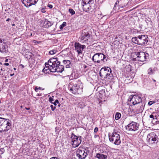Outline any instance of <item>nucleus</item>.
<instances>
[{
    "label": "nucleus",
    "instance_id": "nucleus-1",
    "mask_svg": "<svg viewBox=\"0 0 159 159\" xmlns=\"http://www.w3.org/2000/svg\"><path fill=\"white\" fill-rule=\"evenodd\" d=\"M50 63V65L51 64V66H53L51 69L52 72H57L61 73L64 70V66L60 65V62L57 58H52V61Z\"/></svg>",
    "mask_w": 159,
    "mask_h": 159
},
{
    "label": "nucleus",
    "instance_id": "nucleus-2",
    "mask_svg": "<svg viewBox=\"0 0 159 159\" xmlns=\"http://www.w3.org/2000/svg\"><path fill=\"white\" fill-rule=\"evenodd\" d=\"M11 121L8 119L0 117V132H6L11 128Z\"/></svg>",
    "mask_w": 159,
    "mask_h": 159
},
{
    "label": "nucleus",
    "instance_id": "nucleus-3",
    "mask_svg": "<svg viewBox=\"0 0 159 159\" xmlns=\"http://www.w3.org/2000/svg\"><path fill=\"white\" fill-rule=\"evenodd\" d=\"M131 40L134 43L141 46L146 45L148 42V37L145 35H139L137 37H133Z\"/></svg>",
    "mask_w": 159,
    "mask_h": 159
},
{
    "label": "nucleus",
    "instance_id": "nucleus-4",
    "mask_svg": "<svg viewBox=\"0 0 159 159\" xmlns=\"http://www.w3.org/2000/svg\"><path fill=\"white\" fill-rule=\"evenodd\" d=\"M109 138L110 141L114 144L118 145L121 143L120 132L114 129L111 135L109 134Z\"/></svg>",
    "mask_w": 159,
    "mask_h": 159
},
{
    "label": "nucleus",
    "instance_id": "nucleus-5",
    "mask_svg": "<svg viewBox=\"0 0 159 159\" xmlns=\"http://www.w3.org/2000/svg\"><path fill=\"white\" fill-rule=\"evenodd\" d=\"M68 88L71 92L74 94H81L82 92V88L80 87L77 84H74L71 82L69 84Z\"/></svg>",
    "mask_w": 159,
    "mask_h": 159
},
{
    "label": "nucleus",
    "instance_id": "nucleus-6",
    "mask_svg": "<svg viewBox=\"0 0 159 159\" xmlns=\"http://www.w3.org/2000/svg\"><path fill=\"white\" fill-rule=\"evenodd\" d=\"M133 55V57H134L133 58L134 60L143 62L146 59L147 55H148V54L143 52H135Z\"/></svg>",
    "mask_w": 159,
    "mask_h": 159
},
{
    "label": "nucleus",
    "instance_id": "nucleus-7",
    "mask_svg": "<svg viewBox=\"0 0 159 159\" xmlns=\"http://www.w3.org/2000/svg\"><path fill=\"white\" fill-rule=\"evenodd\" d=\"M129 104L130 106L132 105H135L136 104L142 102L141 97L139 95H131L130 96L128 99Z\"/></svg>",
    "mask_w": 159,
    "mask_h": 159
},
{
    "label": "nucleus",
    "instance_id": "nucleus-8",
    "mask_svg": "<svg viewBox=\"0 0 159 159\" xmlns=\"http://www.w3.org/2000/svg\"><path fill=\"white\" fill-rule=\"evenodd\" d=\"M106 56L102 53H97L95 54L93 57L92 60L95 62L101 63L102 62H105L107 61V60H106L104 61V59Z\"/></svg>",
    "mask_w": 159,
    "mask_h": 159
},
{
    "label": "nucleus",
    "instance_id": "nucleus-9",
    "mask_svg": "<svg viewBox=\"0 0 159 159\" xmlns=\"http://www.w3.org/2000/svg\"><path fill=\"white\" fill-rule=\"evenodd\" d=\"M71 138L72 139V147L73 148H76L78 147L81 142V136L78 137L73 133L71 135Z\"/></svg>",
    "mask_w": 159,
    "mask_h": 159
},
{
    "label": "nucleus",
    "instance_id": "nucleus-10",
    "mask_svg": "<svg viewBox=\"0 0 159 159\" xmlns=\"http://www.w3.org/2000/svg\"><path fill=\"white\" fill-rule=\"evenodd\" d=\"M139 124L133 121H131L126 127V129L129 131H135L139 129Z\"/></svg>",
    "mask_w": 159,
    "mask_h": 159
},
{
    "label": "nucleus",
    "instance_id": "nucleus-11",
    "mask_svg": "<svg viewBox=\"0 0 159 159\" xmlns=\"http://www.w3.org/2000/svg\"><path fill=\"white\" fill-rule=\"evenodd\" d=\"M158 139L157 136L154 132H152L148 134L147 138L148 141L150 144L155 143Z\"/></svg>",
    "mask_w": 159,
    "mask_h": 159
},
{
    "label": "nucleus",
    "instance_id": "nucleus-12",
    "mask_svg": "<svg viewBox=\"0 0 159 159\" xmlns=\"http://www.w3.org/2000/svg\"><path fill=\"white\" fill-rule=\"evenodd\" d=\"M90 38V35L89 33L83 31L80 38V41L82 43H87L88 44L87 42Z\"/></svg>",
    "mask_w": 159,
    "mask_h": 159
},
{
    "label": "nucleus",
    "instance_id": "nucleus-13",
    "mask_svg": "<svg viewBox=\"0 0 159 159\" xmlns=\"http://www.w3.org/2000/svg\"><path fill=\"white\" fill-rule=\"evenodd\" d=\"M74 47L78 54L80 55L82 54L84 49L86 48V46L85 45H82L79 43L76 42L74 44Z\"/></svg>",
    "mask_w": 159,
    "mask_h": 159
},
{
    "label": "nucleus",
    "instance_id": "nucleus-14",
    "mask_svg": "<svg viewBox=\"0 0 159 159\" xmlns=\"http://www.w3.org/2000/svg\"><path fill=\"white\" fill-rule=\"evenodd\" d=\"M111 72V68L109 67H103L100 71L99 75L101 77H106Z\"/></svg>",
    "mask_w": 159,
    "mask_h": 159
},
{
    "label": "nucleus",
    "instance_id": "nucleus-15",
    "mask_svg": "<svg viewBox=\"0 0 159 159\" xmlns=\"http://www.w3.org/2000/svg\"><path fill=\"white\" fill-rule=\"evenodd\" d=\"M8 46L5 42L3 39H0V52H6L8 51Z\"/></svg>",
    "mask_w": 159,
    "mask_h": 159
},
{
    "label": "nucleus",
    "instance_id": "nucleus-16",
    "mask_svg": "<svg viewBox=\"0 0 159 159\" xmlns=\"http://www.w3.org/2000/svg\"><path fill=\"white\" fill-rule=\"evenodd\" d=\"M51 61H52V58H51L47 62L45 63V66L42 70V71L44 73L47 74L49 73L50 72H52L51 69H52V67L53 66L51 64L50 65V62H51Z\"/></svg>",
    "mask_w": 159,
    "mask_h": 159
},
{
    "label": "nucleus",
    "instance_id": "nucleus-17",
    "mask_svg": "<svg viewBox=\"0 0 159 159\" xmlns=\"http://www.w3.org/2000/svg\"><path fill=\"white\" fill-rule=\"evenodd\" d=\"M76 156L79 159H84L87 157V153H85L84 150H77L76 151Z\"/></svg>",
    "mask_w": 159,
    "mask_h": 159
},
{
    "label": "nucleus",
    "instance_id": "nucleus-18",
    "mask_svg": "<svg viewBox=\"0 0 159 159\" xmlns=\"http://www.w3.org/2000/svg\"><path fill=\"white\" fill-rule=\"evenodd\" d=\"M126 5L121 3V1H117L115 3L113 7L114 10H118L126 6Z\"/></svg>",
    "mask_w": 159,
    "mask_h": 159
},
{
    "label": "nucleus",
    "instance_id": "nucleus-19",
    "mask_svg": "<svg viewBox=\"0 0 159 159\" xmlns=\"http://www.w3.org/2000/svg\"><path fill=\"white\" fill-rule=\"evenodd\" d=\"M41 24H43V26L45 28H48L51 26L53 24L51 22L48 21L46 19H44L41 21Z\"/></svg>",
    "mask_w": 159,
    "mask_h": 159
},
{
    "label": "nucleus",
    "instance_id": "nucleus-20",
    "mask_svg": "<svg viewBox=\"0 0 159 159\" xmlns=\"http://www.w3.org/2000/svg\"><path fill=\"white\" fill-rule=\"evenodd\" d=\"M104 78L106 81L110 82L113 79V76L111 72L110 73H109L108 75L104 77Z\"/></svg>",
    "mask_w": 159,
    "mask_h": 159
},
{
    "label": "nucleus",
    "instance_id": "nucleus-21",
    "mask_svg": "<svg viewBox=\"0 0 159 159\" xmlns=\"http://www.w3.org/2000/svg\"><path fill=\"white\" fill-rule=\"evenodd\" d=\"M143 104L144 103H143V102H142L136 105L137 107L136 109L137 111H142L144 106Z\"/></svg>",
    "mask_w": 159,
    "mask_h": 159
},
{
    "label": "nucleus",
    "instance_id": "nucleus-22",
    "mask_svg": "<svg viewBox=\"0 0 159 159\" xmlns=\"http://www.w3.org/2000/svg\"><path fill=\"white\" fill-rule=\"evenodd\" d=\"M25 6L27 7L32 6L31 0H21Z\"/></svg>",
    "mask_w": 159,
    "mask_h": 159
},
{
    "label": "nucleus",
    "instance_id": "nucleus-23",
    "mask_svg": "<svg viewBox=\"0 0 159 159\" xmlns=\"http://www.w3.org/2000/svg\"><path fill=\"white\" fill-rule=\"evenodd\" d=\"M82 5L83 10L85 11H89L91 8L90 4L86 3L84 4L83 3V4H82Z\"/></svg>",
    "mask_w": 159,
    "mask_h": 159
},
{
    "label": "nucleus",
    "instance_id": "nucleus-24",
    "mask_svg": "<svg viewBox=\"0 0 159 159\" xmlns=\"http://www.w3.org/2000/svg\"><path fill=\"white\" fill-rule=\"evenodd\" d=\"M125 70L128 72L131 71L133 70V67L130 64L127 65L125 67Z\"/></svg>",
    "mask_w": 159,
    "mask_h": 159
},
{
    "label": "nucleus",
    "instance_id": "nucleus-25",
    "mask_svg": "<svg viewBox=\"0 0 159 159\" xmlns=\"http://www.w3.org/2000/svg\"><path fill=\"white\" fill-rule=\"evenodd\" d=\"M94 2V0H82V4H92Z\"/></svg>",
    "mask_w": 159,
    "mask_h": 159
},
{
    "label": "nucleus",
    "instance_id": "nucleus-26",
    "mask_svg": "<svg viewBox=\"0 0 159 159\" xmlns=\"http://www.w3.org/2000/svg\"><path fill=\"white\" fill-rule=\"evenodd\" d=\"M96 157L99 159H106L107 158V156L99 153H98L96 155Z\"/></svg>",
    "mask_w": 159,
    "mask_h": 159
},
{
    "label": "nucleus",
    "instance_id": "nucleus-27",
    "mask_svg": "<svg viewBox=\"0 0 159 159\" xmlns=\"http://www.w3.org/2000/svg\"><path fill=\"white\" fill-rule=\"evenodd\" d=\"M63 62L64 64H66V68H69L70 67V62L69 60H63Z\"/></svg>",
    "mask_w": 159,
    "mask_h": 159
},
{
    "label": "nucleus",
    "instance_id": "nucleus-28",
    "mask_svg": "<svg viewBox=\"0 0 159 159\" xmlns=\"http://www.w3.org/2000/svg\"><path fill=\"white\" fill-rule=\"evenodd\" d=\"M121 116V114L120 113L117 112L115 116V119L116 120H119Z\"/></svg>",
    "mask_w": 159,
    "mask_h": 159
},
{
    "label": "nucleus",
    "instance_id": "nucleus-29",
    "mask_svg": "<svg viewBox=\"0 0 159 159\" xmlns=\"http://www.w3.org/2000/svg\"><path fill=\"white\" fill-rule=\"evenodd\" d=\"M57 52V50L53 49L49 51V53L50 55H53Z\"/></svg>",
    "mask_w": 159,
    "mask_h": 159
},
{
    "label": "nucleus",
    "instance_id": "nucleus-30",
    "mask_svg": "<svg viewBox=\"0 0 159 159\" xmlns=\"http://www.w3.org/2000/svg\"><path fill=\"white\" fill-rule=\"evenodd\" d=\"M145 22L148 26H149L152 25V22L151 21V19L150 18H149L148 19H146L145 20Z\"/></svg>",
    "mask_w": 159,
    "mask_h": 159
},
{
    "label": "nucleus",
    "instance_id": "nucleus-31",
    "mask_svg": "<svg viewBox=\"0 0 159 159\" xmlns=\"http://www.w3.org/2000/svg\"><path fill=\"white\" fill-rule=\"evenodd\" d=\"M66 25V23L65 22H64L59 27L60 30H62L63 28Z\"/></svg>",
    "mask_w": 159,
    "mask_h": 159
},
{
    "label": "nucleus",
    "instance_id": "nucleus-32",
    "mask_svg": "<svg viewBox=\"0 0 159 159\" xmlns=\"http://www.w3.org/2000/svg\"><path fill=\"white\" fill-rule=\"evenodd\" d=\"M148 74L149 75H152L153 74V72L152 69L150 68L148 70Z\"/></svg>",
    "mask_w": 159,
    "mask_h": 159
},
{
    "label": "nucleus",
    "instance_id": "nucleus-33",
    "mask_svg": "<svg viewBox=\"0 0 159 159\" xmlns=\"http://www.w3.org/2000/svg\"><path fill=\"white\" fill-rule=\"evenodd\" d=\"M68 11L71 14V15H73L75 13V12L72 9H69Z\"/></svg>",
    "mask_w": 159,
    "mask_h": 159
},
{
    "label": "nucleus",
    "instance_id": "nucleus-34",
    "mask_svg": "<svg viewBox=\"0 0 159 159\" xmlns=\"http://www.w3.org/2000/svg\"><path fill=\"white\" fill-rule=\"evenodd\" d=\"M38 1V0H31L32 5H35Z\"/></svg>",
    "mask_w": 159,
    "mask_h": 159
},
{
    "label": "nucleus",
    "instance_id": "nucleus-35",
    "mask_svg": "<svg viewBox=\"0 0 159 159\" xmlns=\"http://www.w3.org/2000/svg\"><path fill=\"white\" fill-rule=\"evenodd\" d=\"M57 103L59 104V101L57 99L54 102L52 103V104H53L55 106L57 105Z\"/></svg>",
    "mask_w": 159,
    "mask_h": 159
},
{
    "label": "nucleus",
    "instance_id": "nucleus-36",
    "mask_svg": "<svg viewBox=\"0 0 159 159\" xmlns=\"http://www.w3.org/2000/svg\"><path fill=\"white\" fill-rule=\"evenodd\" d=\"M49 101L52 104L53 103L52 102L54 101V99L52 97H50L49 98Z\"/></svg>",
    "mask_w": 159,
    "mask_h": 159
},
{
    "label": "nucleus",
    "instance_id": "nucleus-37",
    "mask_svg": "<svg viewBox=\"0 0 159 159\" xmlns=\"http://www.w3.org/2000/svg\"><path fill=\"white\" fill-rule=\"evenodd\" d=\"M41 88L40 87H39L38 88L37 87H36L35 88V90L36 92H38L39 89H41Z\"/></svg>",
    "mask_w": 159,
    "mask_h": 159
},
{
    "label": "nucleus",
    "instance_id": "nucleus-38",
    "mask_svg": "<svg viewBox=\"0 0 159 159\" xmlns=\"http://www.w3.org/2000/svg\"><path fill=\"white\" fill-rule=\"evenodd\" d=\"M50 107H51L52 110L53 111H54L56 108V107L54 106L53 105H51Z\"/></svg>",
    "mask_w": 159,
    "mask_h": 159
},
{
    "label": "nucleus",
    "instance_id": "nucleus-39",
    "mask_svg": "<svg viewBox=\"0 0 159 159\" xmlns=\"http://www.w3.org/2000/svg\"><path fill=\"white\" fill-rule=\"evenodd\" d=\"M85 151V153H87V156L88 155L89 153V152L88 150H84Z\"/></svg>",
    "mask_w": 159,
    "mask_h": 159
},
{
    "label": "nucleus",
    "instance_id": "nucleus-40",
    "mask_svg": "<svg viewBox=\"0 0 159 159\" xmlns=\"http://www.w3.org/2000/svg\"><path fill=\"white\" fill-rule=\"evenodd\" d=\"M98 131V128L97 127H95L94 130V133H96Z\"/></svg>",
    "mask_w": 159,
    "mask_h": 159
},
{
    "label": "nucleus",
    "instance_id": "nucleus-41",
    "mask_svg": "<svg viewBox=\"0 0 159 159\" xmlns=\"http://www.w3.org/2000/svg\"><path fill=\"white\" fill-rule=\"evenodd\" d=\"M4 152V150H0V157H1V155L3 154Z\"/></svg>",
    "mask_w": 159,
    "mask_h": 159
},
{
    "label": "nucleus",
    "instance_id": "nucleus-42",
    "mask_svg": "<svg viewBox=\"0 0 159 159\" xmlns=\"http://www.w3.org/2000/svg\"><path fill=\"white\" fill-rule=\"evenodd\" d=\"M154 102H153L152 101H149L148 103V104L150 106Z\"/></svg>",
    "mask_w": 159,
    "mask_h": 159
},
{
    "label": "nucleus",
    "instance_id": "nucleus-43",
    "mask_svg": "<svg viewBox=\"0 0 159 159\" xmlns=\"http://www.w3.org/2000/svg\"><path fill=\"white\" fill-rule=\"evenodd\" d=\"M1 70L2 71H6V70L5 69L4 67L3 68H2H2L1 69Z\"/></svg>",
    "mask_w": 159,
    "mask_h": 159
},
{
    "label": "nucleus",
    "instance_id": "nucleus-44",
    "mask_svg": "<svg viewBox=\"0 0 159 159\" xmlns=\"http://www.w3.org/2000/svg\"><path fill=\"white\" fill-rule=\"evenodd\" d=\"M48 7H49L50 8H52L53 7V6L52 5L48 4Z\"/></svg>",
    "mask_w": 159,
    "mask_h": 159
},
{
    "label": "nucleus",
    "instance_id": "nucleus-45",
    "mask_svg": "<svg viewBox=\"0 0 159 159\" xmlns=\"http://www.w3.org/2000/svg\"><path fill=\"white\" fill-rule=\"evenodd\" d=\"M150 118H153V119H154V116L153 115H151L150 116Z\"/></svg>",
    "mask_w": 159,
    "mask_h": 159
},
{
    "label": "nucleus",
    "instance_id": "nucleus-46",
    "mask_svg": "<svg viewBox=\"0 0 159 159\" xmlns=\"http://www.w3.org/2000/svg\"><path fill=\"white\" fill-rule=\"evenodd\" d=\"M4 65L7 66H8L9 65V64L8 63H4Z\"/></svg>",
    "mask_w": 159,
    "mask_h": 159
},
{
    "label": "nucleus",
    "instance_id": "nucleus-47",
    "mask_svg": "<svg viewBox=\"0 0 159 159\" xmlns=\"http://www.w3.org/2000/svg\"><path fill=\"white\" fill-rule=\"evenodd\" d=\"M98 136H99V135H98L95 134L94 136V137L96 138H97L98 137Z\"/></svg>",
    "mask_w": 159,
    "mask_h": 159
},
{
    "label": "nucleus",
    "instance_id": "nucleus-48",
    "mask_svg": "<svg viewBox=\"0 0 159 159\" xmlns=\"http://www.w3.org/2000/svg\"><path fill=\"white\" fill-rule=\"evenodd\" d=\"M25 109L27 110H29L30 109V108L29 107H25Z\"/></svg>",
    "mask_w": 159,
    "mask_h": 159
},
{
    "label": "nucleus",
    "instance_id": "nucleus-49",
    "mask_svg": "<svg viewBox=\"0 0 159 159\" xmlns=\"http://www.w3.org/2000/svg\"><path fill=\"white\" fill-rule=\"evenodd\" d=\"M14 75V74L13 73V74H10V75L11 76H13Z\"/></svg>",
    "mask_w": 159,
    "mask_h": 159
},
{
    "label": "nucleus",
    "instance_id": "nucleus-50",
    "mask_svg": "<svg viewBox=\"0 0 159 159\" xmlns=\"http://www.w3.org/2000/svg\"><path fill=\"white\" fill-rule=\"evenodd\" d=\"M10 20V18H8L6 20V21H9Z\"/></svg>",
    "mask_w": 159,
    "mask_h": 159
},
{
    "label": "nucleus",
    "instance_id": "nucleus-51",
    "mask_svg": "<svg viewBox=\"0 0 159 159\" xmlns=\"http://www.w3.org/2000/svg\"><path fill=\"white\" fill-rule=\"evenodd\" d=\"M8 61V60L7 59H6L5 60V62H7V61Z\"/></svg>",
    "mask_w": 159,
    "mask_h": 159
},
{
    "label": "nucleus",
    "instance_id": "nucleus-52",
    "mask_svg": "<svg viewBox=\"0 0 159 159\" xmlns=\"http://www.w3.org/2000/svg\"><path fill=\"white\" fill-rule=\"evenodd\" d=\"M20 66H22V68H24V66L23 65L21 64Z\"/></svg>",
    "mask_w": 159,
    "mask_h": 159
},
{
    "label": "nucleus",
    "instance_id": "nucleus-53",
    "mask_svg": "<svg viewBox=\"0 0 159 159\" xmlns=\"http://www.w3.org/2000/svg\"><path fill=\"white\" fill-rule=\"evenodd\" d=\"M34 43H36V41L34 40Z\"/></svg>",
    "mask_w": 159,
    "mask_h": 159
},
{
    "label": "nucleus",
    "instance_id": "nucleus-54",
    "mask_svg": "<svg viewBox=\"0 0 159 159\" xmlns=\"http://www.w3.org/2000/svg\"><path fill=\"white\" fill-rule=\"evenodd\" d=\"M58 106L59 107L60 106V104L59 103V104H58Z\"/></svg>",
    "mask_w": 159,
    "mask_h": 159
},
{
    "label": "nucleus",
    "instance_id": "nucleus-55",
    "mask_svg": "<svg viewBox=\"0 0 159 159\" xmlns=\"http://www.w3.org/2000/svg\"><path fill=\"white\" fill-rule=\"evenodd\" d=\"M16 68H14V70H16Z\"/></svg>",
    "mask_w": 159,
    "mask_h": 159
},
{
    "label": "nucleus",
    "instance_id": "nucleus-56",
    "mask_svg": "<svg viewBox=\"0 0 159 159\" xmlns=\"http://www.w3.org/2000/svg\"><path fill=\"white\" fill-rule=\"evenodd\" d=\"M153 81L154 82H155V81H156V80H153Z\"/></svg>",
    "mask_w": 159,
    "mask_h": 159
},
{
    "label": "nucleus",
    "instance_id": "nucleus-57",
    "mask_svg": "<svg viewBox=\"0 0 159 159\" xmlns=\"http://www.w3.org/2000/svg\"><path fill=\"white\" fill-rule=\"evenodd\" d=\"M20 107H21V108H22V106H20Z\"/></svg>",
    "mask_w": 159,
    "mask_h": 159
},
{
    "label": "nucleus",
    "instance_id": "nucleus-58",
    "mask_svg": "<svg viewBox=\"0 0 159 159\" xmlns=\"http://www.w3.org/2000/svg\"><path fill=\"white\" fill-rule=\"evenodd\" d=\"M15 25L14 24H13V25H13V26H14V25Z\"/></svg>",
    "mask_w": 159,
    "mask_h": 159
},
{
    "label": "nucleus",
    "instance_id": "nucleus-59",
    "mask_svg": "<svg viewBox=\"0 0 159 159\" xmlns=\"http://www.w3.org/2000/svg\"><path fill=\"white\" fill-rule=\"evenodd\" d=\"M21 150V151H22V152H23V150Z\"/></svg>",
    "mask_w": 159,
    "mask_h": 159
},
{
    "label": "nucleus",
    "instance_id": "nucleus-60",
    "mask_svg": "<svg viewBox=\"0 0 159 159\" xmlns=\"http://www.w3.org/2000/svg\"><path fill=\"white\" fill-rule=\"evenodd\" d=\"M3 148H1L0 149H2Z\"/></svg>",
    "mask_w": 159,
    "mask_h": 159
},
{
    "label": "nucleus",
    "instance_id": "nucleus-61",
    "mask_svg": "<svg viewBox=\"0 0 159 159\" xmlns=\"http://www.w3.org/2000/svg\"><path fill=\"white\" fill-rule=\"evenodd\" d=\"M44 12V11H43L42 12Z\"/></svg>",
    "mask_w": 159,
    "mask_h": 159
},
{
    "label": "nucleus",
    "instance_id": "nucleus-62",
    "mask_svg": "<svg viewBox=\"0 0 159 159\" xmlns=\"http://www.w3.org/2000/svg\"><path fill=\"white\" fill-rule=\"evenodd\" d=\"M44 12V11H43L42 12Z\"/></svg>",
    "mask_w": 159,
    "mask_h": 159
},
{
    "label": "nucleus",
    "instance_id": "nucleus-63",
    "mask_svg": "<svg viewBox=\"0 0 159 159\" xmlns=\"http://www.w3.org/2000/svg\"><path fill=\"white\" fill-rule=\"evenodd\" d=\"M157 159H159V158H158Z\"/></svg>",
    "mask_w": 159,
    "mask_h": 159
}]
</instances>
